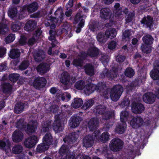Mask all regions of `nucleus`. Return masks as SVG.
I'll return each instance as SVG.
<instances>
[{"instance_id": "1", "label": "nucleus", "mask_w": 159, "mask_h": 159, "mask_svg": "<svg viewBox=\"0 0 159 159\" xmlns=\"http://www.w3.org/2000/svg\"><path fill=\"white\" fill-rule=\"evenodd\" d=\"M94 112L96 114H100L102 116L103 120H107L114 116V111L112 110H108L104 105H98L94 109Z\"/></svg>"}, {"instance_id": "2", "label": "nucleus", "mask_w": 159, "mask_h": 159, "mask_svg": "<svg viewBox=\"0 0 159 159\" xmlns=\"http://www.w3.org/2000/svg\"><path fill=\"white\" fill-rule=\"evenodd\" d=\"M91 81L92 80L90 79H88L86 80V85L85 89L90 93L94 92L95 90L99 92L106 88V86L105 83H101L98 84V86H97L91 84Z\"/></svg>"}, {"instance_id": "3", "label": "nucleus", "mask_w": 159, "mask_h": 159, "mask_svg": "<svg viewBox=\"0 0 159 159\" xmlns=\"http://www.w3.org/2000/svg\"><path fill=\"white\" fill-rule=\"evenodd\" d=\"M123 91V88L120 85H116L111 89L110 97L111 100L116 101L120 98Z\"/></svg>"}, {"instance_id": "4", "label": "nucleus", "mask_w": 159, "mask_h": 159, "mask_svg": "<svg viewBox=\"0 0 159 159\" xmlns=\"http://www.w3.org/2000/svg\"><path fill=\"white\" fill-rule=\"evenodd\" d=\"M123 142L118 138H114L111 141L110 147L111 149L114 152L120 151L122 148Z\"/></svg>"}, {"instance_id": "5", "label": "nucleus", "mask_w": 159, "mask_h": 159, "mask_svg": "<svg viewBox=\"0 0 159 159\" xmlns=\"http://www.w3.org/2000/svg\"><path fill=\"white\" fill-rule=\"evenodd\" d=\"M100 134L99 130L95 131L93 133L94 139L99 140L102 143H105L109 140L110 135L108 132H104L99 136Z\"/></svg>"}, {"instance_id": "6", "label": "nucleus", "mask_w": 159, "mask_h": 159, "mask_svg": "<svg viewBox=\"0 0 159 159\" xmlns=\"http://www.w3.org/2000/svg\"><path fill=\"white\" fill-rule=\"evenodd\" d=\"M83 16L81 15V13L80 12H78L76 14L74 19L75 24L77 23L80 20V23L78 25V27L76 30V32L78 33L80 32L81 28L83 27L84 25L85 20L83 18Z\"/></svg>"}, {"instance_id": "7", "label": "nucleus", "mask_w": 159, "mask_h": 159, "mask_svg": "<svg viewBox=\"0 0 159 159\" xmlns=\"http://www.w3.org/2000/svg\"><path fill=\"white\" fill-rule=\"evenodd\" d=\"M143 123V119L140 116L134 117L130 121L131 126L134 128H138L141 127Z\"/></svg>"}, {"instance_id": "8", "label": "nucleus", "mask_w": 159, "mask_h": 159, "mask_svg": "<svg viewBox=\"0 0 159 159\" xmlns=\"http://www.w3.org/2000/svg\"><path fill=\"white\" fill-rule=\"evenodd\" d=\"M46 82V79L43 77H36L33 82V86L36 89H39L45 86Z\"/></svg>"}, {"instance_id": "9", "label": "nucleus", "mask_w": 159, "mask_h": 159, "mask_svg": "<svg viewBox=\"0 0 159 159\" xmlns=\"http://www.w3.org/2000/svg\"><path fill=\"white\" fill-rule=\"evenodd\" d=\"M37 142V137L34 135L32 136L25 139L24 144L26 147L30 148L35 145Z\"/></svg>"}, {"instance_id": "10", "label": "nucleus", "mask_w": 159, "mask_h": 159, "mask_svg": "<svg viewBox=\"0 0 159 159\" xmlns=\"http://www.w3.org/2000/svg\"><path fill=\"white\" fill-rule=\"evenodd\" d=\"M117 70L115 67L112 68L110 71L105 70L102 72L104 77L107 78L109 79H112L116 77L117 75ZM101 76L102 75V74ZM102 77H103L102 76Z\"/></svg>"}, {"instance_id": "11", "label": "nucleus", "mask_w": 159, "mask_h": 159, "mask_svg": "<svg viewBox=\"0 0 159 159\" xmlns=\"http://www.w3.org/2000/svg\"><path fill=\"white\" fill-rule=\"evenodd\" d=\"M79 137V135L77 133L72 132L68 136H66L63 140L65 143L71 144L75 142Z\"/></svg>"}, {"instance_id": "12", "label": "nucleus", "mask_w": 159, "mask_h": 159, "mask_svg": "<svg viewBox=\"0 0 159 159\" xmlns=\"http://www.w3.org/2000/svg\"><path fill=\"white\" fill-rule=\"evenodd\" d=\"M94 139L93 133L92 135H88L85 136L83 139V146L86 148L91 147L94 143Z\"/></svg>"}, {"instance_id": "13", "label": "nucleus", "mask_w": 159, "mask_h": 159, "mask_svg": "<svg viewBox=\"0 0 159 159\" xmlns=\"http://www.w3.org/2000/svg\"><path fill=\"white\" fill-rule=\"evenodd\" d=\"M99 52V50L97 48L93 47L89 48L86 53L84 52L82 53L85 57L87 55L91 57H95L98 55Z\"/></svg>"}, {"instance_id": "14", "label": "nucleus", "mask_w": 159, "mask_h": 159, "mask_svg": "<svg viewBox=\"0 0 159 159\" xmlns=\"http://www.w3.org/2000/svg\"><path fill=\"white\" fill-rule=\"evenodd\" d=\"M143 99L144 102L146 103L152 104L155 102V97L152 93L148 92L143 95Z\"/></svg>"}, {"instance_id": "15", "label": "nucleus", "mask_w": 159, "mask_h": 159, "mask_svg": "<svg viewBox=\"0 0 159 159\" xmlns=\"http://www.w3.org/2000/svg\"><path fill=\"white\" fill-rule=\"evenodd\" d=\"M99 120L97 118H93L90 119L88 123V127L89 130L93 131L96 129L98 126Z\"/></svg>"}, {"instance_id": "16", "label": "nucleus", "mask_w": 159, "mask_h": 159, "mask_svg": "<svg viewBox=\"0 0 159 159\" xmlns=\"http://www.w3.org/2000/svg\"><path fill=\"white\" fill-rule=\"evenodd\" d=\"M9 31V29L7 25V21L3 18L0 22V35H4Z\"/></svg>"}, {"instance_id": "17", "label": "nucleus", "mask_w": 159, "mask_h": 159, "mask_svg": "<svg viewBox=\"0 0 159 159\" xmlns=\"http://www.w3.org/2000/svg\"><path fill=\"white\" fill-rule=\"evenodd\" d=\"M23 137L22 132L19 130H16L13 133L12 138L14 142L18 143L21 141Z\"/></svg>"}, {"instance_id": "18", "label": "nucleus", "mask_w": 159, "mask_h": 159, "mask_svg": "<svg viewBox=\"0 0 159 159\" xmlns=\"http://www.w3.org/2000/svg\"><path fill=\"white\" fill-rule=\"evenodd\" d=\"M38 7V3L36 2H34L27 6H24L22 9V10L24 11L27 10L29 13H32L37 10Z\"/></svg>"}, {"instance_id": "19", "label": "nucleus", "mask_w": 159, "mask_h": 159, "mask_svg": "<svg viewBox=\"0 0 159 159\" xmlns=\"http://www.w3.org/2000/svg\"><path fill=\"white\" fill-rule=\"evenodd\" d=\"M33 56L34 60L37 62L42 61L45 57V54L43 50H39L34 52Z\"/></svg>"}, {"instance_id": "20", "label": "nucleus", "mask_w": 159, "mask_h": 159, "mask_svg": "<svg viewBox=\"0 0 159 159\" xmlns=\"http://www.w3.org/2000/svg\"><path fill=\"white\" fill-rule=\"evenodd\" d=\"M49 65L46 63L40 64L36 68L37 72L41 75L46 73L49 70Z\"/></svg>"}, {"instance_id": "21", "label": "nucleus", "mask_w": 159, "mask_h": 159, "mask_svg": "<svg viewBox=\"0 0 159 159\" xmlns=\"http://www.w3.org/2000/svg\"><path fill=\"white\" fill-rule=\"evenodd\" d=\"M111 11L108 8H104L100 11V16L103 19H108L110 17Z\"/></svg>"}, {"instance_id": "22", "label": "nucleus", "mask_w": 159, "mask_h": 159, "mask_svg": "<svg viewBox=\"0 0 159 159\" xmlns=\"http://www.w3.org/2000/svg\"><path fill=\"white\" fill-rule=\"evenodd\" d=\"M141 23L143 24V26L145 25L147 28H151L152 26L153 23V18L150 16H144L141 20Z\"/></svg>"}, {"instance_id": "23", "label": "nucleus", "mask_w": 159, "mask_h": 159, "mask_svg": "<svg viewBox=\"0 0 159 159\" xmlns=\"http://www.w3.org/2000/svg\"><path fill=\"white\" fill-rule=\"evenodd\" d=\"M2 91L5 93H11L12 89V85L8 82H3L1 84Z\"/></svg>"}, {"instance_id": "24", "label": "nucleus", "mask_w": 159, "mask_h": 159, "mask_svg": "<svg viewBox=\"0 0 159 159\" xmlns=\"http://www.w3.org/2000/svg\"><path fill=\"white\" fill-rule=\"evenodd\" d=\"M81 120L80 117L77 116H72L70 120V125L72 128L77 127Z\"/></svg>"}, {"instance_id": "25", "label": "nucleus", "mask_w": 159, "mask_h": 159, "mask_svg": "<svg viewBox=\"0 0 159 159\" xmlns=\"http://www.w3.org/2000/svg\"><path fill=\"white\" fill-rule=\"evenodd\" d=\"M144 110V106L141 103L133 104L132 107V111L135 114H140Z\"/></svg>"}, {"instance_id": "26", "label": "nucleus", "mask_w": 159, "mask_h": 159, "mask_svg": "<svg viewBox=\"0 0 159 159\" xmlns=\"http://www.w3.org/2000/svg\"><path fill=\"white\" fill-rule=\"evenodd\" d=\"M37 123L34 120H32L27 125V128L25 130L26 133L30 134L35 131Z\"/></svg>"}, {"instance_id": "27", "label": "nucleus", "mask_w": 159, "mask_h": 159, "mask_svg": "<svg viewBox=\"0 0 159 159\" xmlns=\"http://www.w3.org/2000/svg\"><path fill=\"white\" fill-rule=\"evenodd\" d=\"M36 22L34 20H30L25 24V29L28 31H33L36 27Z\"/></svg>"}, {"instance_id": "28", "label": "nucleus", "mask_w": 159, "mask_h": 159, "mask_svg": "<svg viewBox=\"0 0 159 159\" xmlns=\"http://www.w3.org/2000/svg\"><path fill=\"white\" fill-rule=\"evenodd\" d=\"M159 63L157 66L150 71V74L151 77L154 80L159 79Z\"/></svg>"}, {"instance_id": "29", "label": "nucleus", "mask_w": 159, "mask_h": 159, "mask_svg": "<svg viewBox=\"0 0 159 159\" xmlns=\"http://www.w3.org/2000/svg\"><path fill=\"white\" fill-rule=\"evenodd\" d=\"M86 74L92 76L94 74V68L90 64H87L84 67Z\"/></svg>"}, {"instance_id": "30", "label": "nucleus", "mask_w": 159, "mask_h": 159, "mask_svg": "<svg viewBox=\"0 0 159 159\" xmlns=\"http://www.w3.org/2000/svg\"><path fill=\"white\" fill-rule=\"evenodd\" d=\"M43 143L48 146L51 145L53 141L52 137L49 132L47 133L45 135L43 138Z\"/></svg>"}, {"instance_id": "31", "label": "nucleus", "mask_w": 159, "mask_h": 159, "mask_svg": "<svg viewBox=\"0 0 159 159\" xmlns=\"http://www.w3.org/2000/svg\"><path fill=\"white\" fill-rule=\"evenodd\" d=\"M23 147L21 144H17L15 145L12 148V152L14 154H18L22 152Z\"/></svg>"}, {"instance_id": "32", "label": "nucleus", "mask_w": 159, "mask_h": 159, "mask_svg": "<svg viewBox=\"0 0 159 159\" xmlns=\"http://www.w3.org/2000/svg\"><path fill=\"white\" fill-rule=\"evenodd\" d=\"M126 125L125 123H122L116 125L115 131L116 133L119 134H123L125 130Z\"/></svg>"}, {"instance_id": "33", "label": "nucleus", "mask_w": 159, "mask_h": 159, "mask_svg": "<svg viewBox=\"0 0 159 159\" xmlns=\"http://www.w3.org/2000/svg\"><path fill=\"white\" fill-rule=\"evenodd\" d=\"M105 35L108 38L112 39L116 37V31L115 29L108 28L105 31Z\"/></svg>"}, {"instance_id": "34", "label": "nucleus", "mask_w": 159, "mask_h": 159, "mask_svg": "<svg viewBox=\"0 0 159 159\" xmlns=\"http://www.w3.org/2000/svg\"><path fill=\"white\" fill-rule=\"evenodd\" d=\"M53 128L56 133L60 132V117L59 115H56L55 117V120L53 123Z\"/></svg>"}, {"instance_id": "35", "label": "nucleus", "mask_w": 159, "mask_h": 159, "mask_svg": "<svg viewBox=\"0 0 159 159\" xmlns=\"http://www.w3.org/2000/svg\"><path fill=\"white\" fill-rule=\"evenodd\" d=\"M70 76L66 72H64L61 74L60 82L63 84H67L69 82Z\"/></svg>"}, {"instance_id": "36", "label": "nucleus", "mask_w": 159, "mask_h": 159, "mask_svg": "<svg viewBox=\"0 0 159 159\" xmlns=\"http://www.w3.org/2000/svg\"><path fill=\"white\" fill-rule=\"evenodd\" d=\"M51 122L48 121L46 122H43L42 126L41 132L45 133L46 132H48L50 129L51 128Z\"/></svg>"}, {"instance_id": "37", "label": "nucleus", "mask_w": 159, "mask_h": 159, "mask_svg": "<svg viewBox=\"0 0 159 159\" xmlns=\"http://www.w3.org/2000/svg\"><path fill=\"white\" fill-rule=\"evenodd\" d=\"M83 54V53H82L80 57H79L77 58L74 59L73 61L74 65L76 66H82L83 63V60L86 58Z\"/></svg>"}, {"instance_id": "38", "label": "nucleus", "mask_w": 159, "mask_h": 159, "mask_svg": "<svg viewBox=\"0 0 159 159\" xmlns=\"http://www.w3.org/2000/svg\"><path fill=\"white\" fill-rule=\"evenodd\" d=\"M83 104L82 100L80 98H75L71 103V106L75 108H77L80 107Z\"/></svg>"}, {"instance_id": "39", "label": "nucleus", "mask_w": 159, "mask_h": 159, "mask_svg": "<svg viewBox=\"0 0 159 159\" xmlns=\"http://www.w3.org/2000/svg\"><path fill=\"white\" fill-rule=\"evenodd\" d=\"M24 109V105L22 102H17L15 105L14 108L15 113L19 114L23 111Z\"/></svg>"}, {"instance_id": "40", "label": "nucleus", "mask_w": 159, "mask_h": 159, "mask_svg": "<svg viewBox=\"0 0 159 159\" xmlns=\"http://www.w3.org/2000/svg\"><path fill=\"white\" fill-rule=\"evenodd\" d=\"M143 40L145 44L150 45L153 43V39L152 36L149 34H147L143 38Z\"/></svg>"}, {"instance_id": "41", "label": "nucleus", "mask_w": 159, "mask_h": 159, "mask_svg": "<svg viewBox=\"0 0 159 159\" xmlns=\"http://www.w3.org/2000/svg\"><path fill=\"white\" fill-rule=\"evenodd\" d=\"M53 33V31L52 30H50L49 31V34L50 35V36L49 37L48 39L49 40L51 41L52 42V47H50L49 48V49L48 50V53L49 55H51L52 54V48L55 46V45L53 43L55 41V38L54 35L52 34Z\"/></svg>"}, {"instance_id": "42", "label": "nucleus", "mask_w": 159, "mask_h": 159, "mask_svg": "<svg viewBox=\"0 0 159 159\" xmlns=\"http://www.w3.org/2000/svg\"><path fill=\"white\" fill-rule=\"evenodd\" d=\"M97 38L98 41L102 43H104L107 39V38L106 35L105 33L100 32L98 33L97 36Z\"/></svg>"}, {"instance_id": "43", "label": "nucleus", "mask_w": 159, "mask_h": 159, "mask_svg": "<svg viewBox=\"0 0 159 159\" xmlns=\"http://www.w3.org/2000/svg\"><path fill=\"white\" fill-rule=\"evenodd\" d=\"M30 65L29 61L27 60H25L23 61L18 66L19 70H23L26 69Z\"/></svg>"}, {"instance_id": "44", "label": "nucleus", "mask_w": 159, "mask_h": 159, "mask_svg": "<svg viewBox=\"0 0 159 159\" xmlns=\"http://www.w3.org/2000/svg\"><path fill=\"white\" fill-rule=\"evenodd\" d=\"M20 53L18 49L14 48L10 52L9 56L12 58H16L20 56Z\"/></svg>"}, {"instance_id": "45", "label": "nucleus", "mask_w": 159, "mask_h": 159, "mask_svg": "<svg viewBox=\"0 0 159 159\" xmlns=\"http://www.w3.org/2000/svg\"><path fill=\"white\" fill-rule=\"evenodd\" d=\"M48 145L43 143L38 145L37 148V151L39 152H42L47 150L48 148Z\"/></svg>"}, {"instance_id": "46", "label": "nucleus", "mask_w": 159, "mask_h": 159, "mask_svg": "<svg viewBox=\"0 0 159 159\" xmlns=\"http://www.w3.org/2000/svg\"><path fill=\"white\" fill-rule=\"evenodd\" d=\"M129 114L128 111H122L120 114V120L122 123H125L129 116Z\"/></svg>"}, {"instance_id": "47", "label": "nucleus", "mask_w": 159, "mask_h": 159, "mask_svg": "<svg viewBox=\"0 0 159 159\" xmlns=\"http://www.w3.org/2000/svg\"><path fill=\"white\" fill-rule=\"evenodd\" d=\"M135 74L134 70L131 68H127L125 72V74L126 76L129 78H131L133 77Z\"/></svg>"}, {"instance_id": "48", "label": "nucleus", "mask_w": 159, "mask_h": 159, "mask_svg": "<svg viewBox=\"0 0 159 159\" xmlns=\"http://www.w3.org/2000/svg\"><path fill=\"white\" fill-rule=\"evenodd\" d=\"M86 86L84 81L83 80L77 81L75 85V88L79 90L82 89L85 87H86Z\"/></svg>"}, {"instance_id": "49", "label": "nucleus", "mask_w": 159, "mask_h": 159, "mask_svg": "<svg viewBox=\"0 0 159 159\" xmlns=\"http://www.w3.org/2000/svg\"><path fill=\"white\" fill-rule=\"evenodd\" d=\"M16 126L17 128L22 129L25 128L26 125L24 122V120L23 119H20L16 122Z\"/></svg>"}, {"instance_id": "50", "label": "nucleus", "mask_w": 159, "mask_h": 159, "mask_svg": "<svg viewBox=\"0 0 159 159\" xmlns=\"http://www.w3.org/2000/svg\"><path fill=\"white\" fill-rule=\"evenodd\" d=\"M21 25V24L19 22L12 23L11 26V29L13 32H16L20 29Z\"/></svg>"}, {"instance_id": "51", "label": "nucleus", "mask_w": 159, "mask_h": 159, "mask_svg": "<svg viewBox=\"0 0 159 159\" xmlns=\"http://www.w3.org/2000/svg\"><path fill=\"white\" fill-rule=\"evenodd\" d=\"M131 34V32L129 30H125L122 34V39L123 40L125 41L129 40Z\"/></svg>"}, {"instance_id": "52", "label": "nucleus", "mask_w": 159, "mask_h": 159, "mask_svg": "<svg viewBox=\"0 0 159 159\" xmlns=\"http://www.w3.org/2000/svg\"><path fill=\"white\" fill-rule=\"evenodd\" d=\"M94 103V101L92 99L87 101L82 106V108L85 110L91 107Z\"/></svg>"}, {"instance_id": "53", "label": "nucleus", "mask_w": 159, "mask_h": 159, "mask_svg": "<svg viewBox=\"0 0 159 159\" xmlns=\"http://www.w3.org/2000/svg\"><path fill=\"white\" fill-rule=\"evenodd\" d=\"M141 49L142 52L144 53H148L151 51V48L148 46L147 44H143L141 46Z\"/></svg>"}, {"instance_id": "54", "label": "nucleus", "mask_w": 159, "mask_h": 159, "mask_svg": "<svg viewBox=\"0 0 159 159\" xmlns=\"http://www.w3.org/2000/svg\"><path fill=\"white\" fill-rule=\"evenodd\" d=\"M61 100L65 102H68L71 98L70 93H65L61 94Z\"/></svg>"}, {"instance_id": "55", "label": "nucleus", "mask_w": 159, "mask_h": 159, "mask_svg": "<svg viewBox=\"0 0 159 159\" xmlns=\"http://www.w3.org/2000/svg\"><path fill=\"white\" fill-rule=\"evenodd\" d=\"M5 141L3 140L0 141V146L2 148H4L6 146L8 148H9L11 144L10 141L8 139H6Z\"/></svg>"}, {"instance_id": "56", "label": "nucleus", "mask_w": 159, "mask_h": 159, "mask_svg": "<svg viewBox=\"0 0 159 159\" xmlns=\"http://www.w3.org/2000/svg\"><path fill=\"white\" fill-rule=\"evenodd\" d=\"M20 75L17 74H11L9 76V80L13 82L16 81L19 78Z\"/></svg>"}, {"instance_id": "57", "label": "nucleus", "mask_w": 159, "mask_h": 159, "mask_svg": "<svg viewBox=\"0 0 159 159\" xmlns=\"http://www.w3.org/2000/svg\"><path fill=\"white\" fill-rule=\"evenodd\" d=\"M15 39V34H10L8 35L5 39V42L7 43H9L12 42Z\"/></svg>"}, {"instance_id": "58", "label": "nucleus", "mask_w": 159, "mask_h": 159, "mask_svg": "<svg viewBox=\"0 0 159 159\" xmlns=\"http://www.w3.org/2000/svg\"><path fill=\"white\" fill-rule=\"evenodd\" d=\"M17 14V10L16 8L10 9L8 11V15L11 18H13Z\"/></svg>"}, {"instance_id": "59", "label": "nucleus", "mask_w": 159, "mask_h": 159, "mask_svg": "<svg viewBox=\"0 0 159 159\" xmlns=\"http://www.w3.org/2000/svg\"><path fill=\"white\" fill-rule=\"evenodd\" d=\"M134 11L130 12L127 15L125 16V20L127 22L131 21L134 16Z\"/></svg>"}, {"instance_id": "60", "label": "nucleus", "mask_w": 159, "mask_h": 159, "mask_svg": "<svg viewBox=\"0 0 159 159\" xmlns=\"http://www.w3.org/2000/svg\"><path fill=\"white\" fill-rule=\"evenodd\" d=\"M99 27L98 23L96 22H93L89 25V28L91 30L94 31L98 29Z\"/></svg>"}, {"instance_id": "61", "label": "nucleus", "mask_w": 159, "mask_h": 159, "mask_svg": "<svg viewBox=\"0 0 159 159\" xmlns=\"http://www.w3.org/2000/svg\"><path fill=\"white\" fill-rule=\"evenodd\" d=\"M76 159H91L88 156L85 155L83 153L79 154L76 157Z\"/></svg>"}, {"instance_id": "62", "label": "nucleus", "mask_w": 159, "mask_h": 159, "mask_svg": "<svg viewBox=\"0 0 159 159\" xmlns=\"http://www.w3.org/2000/svg\"><path fill=\"white\" fill-rule=\"evenodd\" d=\"M116 61L119 62H123L125 59V57L124 56L118 55L116 58Z\"/></svg>"}, {"instance_id": "63", "label": "nucleus", "mask_w": 159, "mask_h": 159, "mask_svg": "<svg viewBox=\"0 0 159 159\" xmlns=\"http://www.w3.org/2000/svg\"><path fill=\"white\" fill-rule=\"evenodd\" d=\"M114 12L115 16L117 18L121 17L123 16L122 10L121 9L117 11H114Z\"/></svg>"}, {"instance_id": "64", "label": "nucleus", "mask_w": 159, "mask_h": 159, "mask_svg": "<svg viewBox=\"0 0 159 159\" xmlns=\"http://www.w3.org/2000/svg\"><path fill=\"white\" fill-rule=\"evenodd\" d=\"M69 147L66 145H63L60 148V152L63 153L67 152L69 151Z\"/></svg>"}]
</instances>
